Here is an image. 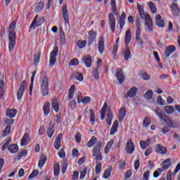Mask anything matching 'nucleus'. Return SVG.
Here are the masks:
<instances>
[{"mask_svg": "<svg viewBox=\"0 0 180 180\" xmlns=\"http://www.w3.org/2000/svg\"><path fill=\"white\" fill-rule=\"evenodd\" d=\"M82 61H83L86 68H91L92 67V57L89 55H85L82 57Z\"/></svg>", "mask_w": 180, "mask_h": 180, "instance_id": "obj_12", "label": "nucleus"}, {"mask_svg": "<svg viewBox=\"0 0 180 180\" xmlns=\"http://www.w3.org/2000/svg\"><path fill=\"white\" fill-rule=\"evenodd\" d=\"M89 36L87 37L89 42L87 44L88 47H91L96 41V32H94V30L89 31Z\"/></svg>", "mask_w": 180, "mask_h": 180, "instance_id": "obj_10", "label": "nucleus"}, {"mask_svg": "<svg viewBox=\"0 0 180 180\" xmlns=\"http://www.w3.org/2000/svg\"><path fill=\"white\" fill-rule=\"evenodd\" d=\"M62 15H63V20H65V23L69 25L70 15H68V9H67V5H63L62 6Z\"/></svg>", "mask_w": 180, "mask_h": 180, "instance_id": "obj_14", "label": "nucleus"}, {"mask_svg": "<svg viewBox=\"0 0 180 180\" xmlns=\"http://www.w3.org/2000/svg\"><path fill=\"white\" fill-rule=\"evenodd\" d=\"M149 178H150V170H147L146 172L143 173V179L148 180Z\"/></svg>", "mask_w": 180, "mask_h": 180, "instance_id": "obj_64", "label": "nucleus"}, {"mask_svg": "<svg viewBox=\"0 0 180 180\" xmlns=\"http://www.w3.org/2000/svg\"><path fill=\"white\" fill-rule=\"evenodd\" d=\"M16 22L13 21L8 28V51H13L15 46H16Z\"/></svg>", "mask_w": 180, "mask_h": 180, "instance_id": "obj_2", "label": "nucleus"}, {"mask_svg": "<svg viewBox=\"0 0 180 180\" xmlns=\"http://www.w3.org/2000/svg\"><path fill=\"white\" fill-rule=\"evenodd\" d=\"M44 8V3L43 1H39V3L35 4V11L39 13V12H41L43 8Z\"/></svg>", "mask_w": 180, "mask_h": 180, "instance_id": "obj_40", "label": "nucleus"}, {"mask_svg": "<svg viewBox=\"0 0 180 180\" xmlns=\"http://www.w3.org/2000/svg\"><path fill=\"white\" fill-rule=\"evenodd\" d=\"M17 113H18V110L11 109L7 110L6 116H8V117H10V119H13V117H16Z\"/></svg>", "mask_w": 180, "mask_h": 180, "instance_id": "obj_35", "label": "nucleus"}, {"mask_svg": "<svg viewBox=\"0 0 180 180\" xmlns=\"http://www.w3.org/2000/svg\"><path fill=\"white\" fill-rule=\"evenodd\" d=\"M139 143L141 149L146 150V148H147V147H148L150 144H151V139H147L145 141H141Z\"/></svg>", "mask_w": 180, "mask_h": 180, "instance_id": "obj_28", "label": "nucleus"}, {"mask_svg": "<svg viewBox=\"0 0 180 180\" xmlns=\"http://www.w3.org/2000/svg\"><path fill=\"white\" fill-rule=\"evenodd\" d=\"M79 65V60L77 58H73L70 62V65L71 67H75Z\"/></svg>", "mask_w": 180, "mask_h": 180, "instance_id": "obj_57", "label": "nucleus"}, {"mask_svg": "<svg viewBox=\"0 0 180 180\" xmlns=\"http://www.w3.org/2000/svg\"><path fill=\"white\" fill-rule=\"evenodd\" d=\"M108 109V103H105L101 111V119L103 120L106 115V110Z\"/></svg>", "mask_w": 180, "mask_h": 180, "instance_id": "obj_42", "label": "nucleus"}, {"mask_svg": "<svg viewBox=\"0 0 180 180\" xmlns=\"http://www.w3.org/2000/svg\"><path fill=\"white\" fill-rule=\"evenodd\" d=\"M76 45L78 47V49H82L86 46V40H78L76 43Z\"/></svg>", "mask_w": 180, "mask_h": 180, "instance_id": "obj_48", "label": "nucleus"}, {"mask_svg": "<svg viewBox=\"0 0 180 180\" xmlns=\"http://www.w3.org/2000/svg\"><path fill=\"white\" fill-rule=\"evenodd\" d=\"M148 6L149 7L150 11L155 15L157 13V7L155 6V4L151 1H149L148 3Z\"/></svg>", "mask_w": 180, "mask_h": 180, "instance_id": "obj_44", "label": "nucleus"}, {"mask_svg": "<svg viewBox=\"0 0 180 180\" xmlns=\"http://www.w3.org/2000/svg\"><path fill=\"white\" fill-rule=\"evenodd\" d=\"M117 129H119V122L117 120H115L112 124V127L110 129V134L111 136H113L116 131H117Z\"/></svg>", "mask_w": 180, "mask_h": 180, "instance_id": "obj_32", "label": "nucleus"}, {"mask_svg": "<svg viewBox=\"0 0 180 180\" xmlns=\"http://www.w3.org/2000/svg\"><path fill=\"white\" fill-rule=\"evenodd\" d=\"M151 124V118L146 117L143 122V125L144 127H148Z\"/></svg>", "mask_w": 180, "mask_h": 180, "instance_id": "obj_50", "label": "nucleus"}, {"mask_svg": "<svg viewBox=\"0 0 180 180\" xmlns=\"http://www.w3.org/2000/svg\"><path fill=\"white\" fill-rule=\"evenodd\" d=\"M162 120H163L165 123H167L169 127H174V122H172V120H171V118L168 117V116L165 115Z\"/></svg>", "mask_w": 180, "mask_h": 180, "instance_id": "obj_41", "label": "nucleus"}, {"mask_svg": "<svg viewBox=\"0 0 180 180\" xmlns=\"http://www.w3.org/2000/svg\"><path fill=\"white\" fill-rule=\"evenodd\" d=\"M171 165V158H168L163 161L162 168L165 171V169H168Z\"/></svg>", "mask_w": 180, "mask_h": 180, "instance_id": "obj_39", "label": "nucleus"}, {"mask_svg": "<svg viewBox=\"0 0 180 180\" xmlns=\"http://www.w3.org/2000/svg\"><path fill=\"white\" fill-rule=\"evenodd\" d=\"M91 101L92 99L91 98V97L85 96L82 100V103H83V105H88V103H91Z\"/></svg>", "mask_w": 180, "mask_h": 180, "instance_id": "obj_54", "label": "nucleus"}, {"mask_svg": "<svg viewBox=\"0 0 180 180\" xmlns=\"http://www.w3.org/2000/svg\"><path fill=\"white\" fill-rule=\"evenodd\" d=\"M11 129H12L11 126H7L2 133V137H6L7 136H9L11 134Z\"/></svg>", "mask_w": 180, "mask_h": 180, "instance_id": "obj_49", "label": "nucleus"}, {"mask_svg": "<svg viewBox=\"0 0 180 180\" xmlns=\"http://www.w3.org/2000/svg\"><path fill=\"white\" fill-rule=\"evenodd\" d=\"M99 141H98V139L95 136H92L90 140L87 142L86 146L87 147H89V148H91V147H94V146H95V144H98V142Z\"/></svg>", "mask_w": 180, "mask_h": 180, "instance_id": "obj_33", "label": "nucleus"}, {"mask_svg": "<svg viewBox=\"0 0 180 180\" xmlns=\"http://www.w3.org/2000/svg\"><path fill=\"white\" fill-rule=\"evenodd\" d=\"M40 89L42 96H47L49 95V77L44 76L40 78Z\"/></svg>", "mask_w": 180, "mask_h": 180, "instance_id": "obj_5", "label": "nucleus"}, {"mask_svg": "<svg viewBox=\"0 0 180 180\" xmlns=\"http://www.w3.org/2000/svg\"><path fill=\"white\" fill-rule=\"evenodd\" d=\"M61 139H63V134L60 133L58 134L53 143V147L56 150H60L61 148Z\"/></svg>", "mask_w": 180, "mask_h": 180, "instance_id": "obj_15", "label": "nucleus"}, {"mask_svg": "<svg viewBox=\"0 0 180 180\" xmlns=\"http://www.w3.org/2000/svg\"><path fill=\"white\" fill-rule=\"evenodd\" d=\"M155 21L156 23V26H158V27H164V26H165V22L164 21V20H162V18L160 14L156 15Z\"/></svg>", "mask_w": 180, "mask_h": 180, "instance_id": "obj_17", "label": "nucleus"}, {"mask_svg": "<svg viewBox=\"0 0 180 180\" xmlns=\"http://www.w3.org/2000/svg\"><path fill=\"white\" fill-rule=\"evenodd\" d=\"M175 50H176V48L175 47V46L174 45H169L167 47H166V49L164 51V55L165 57H169V56L171 54H172V53L175 52Z\"/></svg>", "mask_w": 180, "mask_h": 180, "instance_id": "obj_16", "label": "nucleus"}, {"mask_svg": "<svg viewBox=\"0 0 180 180\" xmlns=\"http://www.w3.org/2000/svg\"><path fill=\"white\" fill-rule=\"evenodd\" d=\"M111 5V11L115 15V16H117V7H116V0H110Z\"/></svg>", "mask_w": 180, "mask_h": 180, "instance_id": "obj_38", "label": "nucleus"}, {"mask_svg": "<svg viewBox=\"0 0 180 180\" xmlns=\"http://www.w3.org/2000/svg\"><path fill=\"white\" fill-rule=\"evenodd\" d=\"M138 89L136 87L131 88L127 94L124 95V98H134L137 95Z\"/></svg>", "mask_w": 180, "mask_h": 180, "instance_id": "obj_18", "label": "nucleus"}, {"mask_svg": "<svg viewBox=\"0 0 180 180\" xmlns=\"http://www.w3.org/2000/svg\"><path fill=\"white\" fill-rule=\"evenodd\" d=\"M137 9L139 12V15L142 20H144L145 19V23L148 27V30L149 32H153V30H154L153 25V20L151 19V16L150 15V14H146L143 6L139 4H137Z\"/></svg>", "mask_w": 180, "mask_h": 180, "instance_id": "obj_4", "label": "nucleus"}, {"mask_svg": "<svg viewBox=\"0 0 180 180\" xmlns=\"http://www.w3.org/2000/svg\"><path fill=\"white\" fill-rule=\"evenodd\" d=\"M137 24V29L136 31V41H139L141 43V44H143V41L141 40V39H140V36H141V28L140 27V18H137L136 20Z\"/></svg>", "mask_w": 180, "mask_h": 180, "instance_id": "obj_13", "label": "nucleus"}, {"mask_svg": "<svg viewBox=\"0 0 180 180\" xmlns=\"http://www.w3.org/2000/svg\"><path fill=\"white\" fill-rule=\"evenodd\" d=\"M117 43H119V38L116 41V45L112 48V54L116 56H117Z\"/></svg>", "mask_w": 180, "mask_h": 180, "instance_id": "obj_61", "label": "nucleus"}, {"mask_svg": "<svg viewBox=\"0 0 180 180\" xmlns=\"http://www.w3.org/2000/svg\"><path fill=\"white\" fill-rule=\"evenodd\" d=\"M112 171H113V167H112V166H108V167L104 171L103 174V178L104 179H109V178H110Z\"/></svg>", "mask_w": 180, "mask_h": 180, "instance_id": "obj_25", "label": "nucleus"}, {"mask_svg": "<svg viewBox=\"0 0 180 180\" xmlns=\"http://www.w3.org/2000/svg\"><path fill=\"white\" fill-rule=\"evenodd\" d=\"M118 165L120 169H124L126 168V161L123 159L119 160Z\"/></svg>", "mask_w": 180, "mask_h": 180, "instance_id": "obj_53", "label": "nucleus"}, {"mask_svg": "<svg viewBox=\"0 0 180 180\" xmlns=\"http://www.w3.org/2000/svg\"><path fill=\"white\" fill-rule=\"evenodd\" d=\"M76 143H81V133L77 132L75 136Z\"/></svg>", "mask_w": 180, "mask_h": 180, "instance_id": "obj_63", "label": "nucleus"}, {"mask_svg": "<svg viewBox=\"0 0 180 180\" xmlns=\"http://www.w3.org/2000/svg\"><path fill=\"white\" fill-rule=\"evenodd\" d=\"M170 7L173 12H180L179 7H178V4H176V3H172Z\"/></svg>", "mask_w": 180, "mask_h": 180, "instance_id": "obj_55", "label": "nucleus"}, {"mask_svg": "<svg viewBox=\"0 0 180 180\" xmlns=\"http://www.w3.org/2000/svg\"><path fill=\"white\" fill-rule=\"evenodd\" d=\"M154 112H155V115H157V116H158V117L160 120H162L164 119V117L167 115H165V113H164V111H162V110H161L158 107H157L155 108Z\"/></svg>", "mask_w": 180, "mask_h": 180, "instance_id": "obj_29", "label": "nucleus"}, {"mask_svg": "<svg viewBox=\"0 0 180 180\" xmlns=\"http://www.w3.org/2000/svg\"><path fill=\"white\" fill-rule=\"evenodd\" d=\"M40 56H41L40 52H38V53H37L34 55V63H35V64H39V63H40Z\"/></svg>", "mask_w": 180, "mask_h": 180, "instance_id": "obj_59", "label": "nucleus"}, {"mask_svg": "<svg viewBox=\"0 0 180 180\" xmlns=\"http://www.w3.org/2000/svg\"><path fill=\"white\" fill-rule=\"evenodd\" d=\"M140 77L143 81H150V79H151L150 75H148L147 72H143V73H141Z\"/></svg>", "mask_w": 180, "mask_h": 180, "instance_id": "obj_51", "label": "nucleus"}, {"mask_svg": "<svg viewBox=\"0 0 180 180\" xmlns=\"http://www.w3.org/2000/svg\"><path fill=\"white\" fill-rule=\"evenodd\" d=\"M58 54V47L55 46L54 49L50 53V58H49L50 67H54Z\"/></svg>", "mask_w": 180, "mask_h": 180, "instance_id": "obj_9", "label": "nucleus"}, {"mask_svg": "<svg viewBox=\"0 0 180 180\" xmlns=\"http://www.w3.org/2000/svg\"><path fill=\"white\" fill-rule=\"evenodd\" d=\"M56 130V127L53 124L49 125L48 129L46 130V134L49 139H51L54 135V131Z\"/></svg>", "mask_w": 180, "mask_h": 180, "instance_id": "obj_24", "label": "nucleus"}, {"mask_svg": "<svg viewBox=\"0 0 180 180\" xmlns=\"http://www.w3.org/2000/svg\"><path fill=\"white\" fill-rule=\"evenodd\" d=\"M27 88V82L26 80L22 81L20 84V88L17 92V99L18 101H21L23 94H25V91H26Z\"/></svg>", "mask_w": 180, "mask_h": 180, "instance_id": "obj_7", "label": "nucleus"}, {"mask_svg": "<svg viewBox=\"0 0 180 180\" xmlns=\"http://www.w3.org/2000/svg\"><path fill=\"white\" fill-rule=\"evenodd\" d=\"M126 112H127L126 107H122L119 110L118 120L120 123H122L124 117H126Z\"/></svg>", "mask_w": 180, "mask_h": 180, "instance_id": "obj_19", "label": "nucleus"}, {"mask_svg": "<svg viewBox=\"0 0 180 180\" xmlns=\"http://www.w3.org/2000/svg\"><path fill=\"white\" fill-rule=\"evenodd\" d=\"M46 162H47V156L46 155L41 156L38 162L39 168H43V167H44V165L46 164Z\"/></svg>", "mask_w": 180, "mask_h": 180, "instance_id": "obj_36", "label": "nucleus"}, {"mask_svg": "<svg viewBox=\"0 0 180 180\" xmlns=\"http://www.w3.org/2000/svg\"><path fill=\"white\" fill-rule=\"evenodd\" d=\"M102 150V141H98L96 146L92 149V156L95 157L96 160V168H95V173L96 175L101 174L102 171V160L103 158L102 157V153L101 151Z\"/></svg>", "mask_w": 180, "mask_h": 180, "instance_id": "obj_1", "label": "nucleus"}, {"mask_svg": "<svg viewBox=\"0 0 180 180\" xmlns=\"http://www.w3.org/2000/svg\"><path fill=\"white\" fill-rule=\"evenodd\" d=\"M76 79V81H79L80 82H82L84 81V75H82V73H79L78 72H75V73L72 74L70 77V79Z\"/></svg>", "mask_w": 180, "mask_h": 180, "instance_id": "obj_22", "label": "nucleus"}, {"mask_svg": "<svg viewBox=\"0 0 180 180\" xmlns=\"http://www.w3.org/2000/svg\"><path fill=\"white\" fill-rule=\"evenodd\" d=\"M27 155V150H22L19 154H18V160L22 159V157H26Z\"/></svg>", "mask_w": 180, "mask_h": 180, "instance_id": "obj_60", "label": "nucleus"}, {"mask_svg": "<svg viewBox=\"0 0 180 180\" xmlns=\"http://www.w3.org/2000/svg\"><path fill=\"white\" fill-rule=\"evenodd\" d=\"M75 94V85H72L69 89L68 99H72Z\"/></svg>", "mask_w": 180, "mask_h": 180, "instance_id": "obj_45", "label": "nucleus"}, {"mask_svg": "<svg viewBox=\"0 0 180 180\" xmlns=\"http://www.w3.org/2000/svg\"><path fill=\"white\" fill-rule=\"evenodd\" d=\"M98 52L100 54H103V52L105 51V40L103 39V37H101L99 39L98 43Z\"/></svg>", "mask_w": 180, "mask_h": 180, "instance_id": "obj_26", "label": "nucleus"}, {"mask_svg": "<svg viewBox=\"0 0 180 180\" xmlns=\"http://www.w3.org/2000/svg\"><path fill=\"white\" fill-rule=\"evenodd\" d=\"M165 112H166V113L167 115H172V113H174V112H175V109L174 108V107L171 106V105H166L164 108Z\"/></svg>", "mask_w": 180, "mask_h": 180, "instance_id": "obj_46", "label": "nucleus"}, {"mask_svg": "<svg viewBox=\"0 0 180 180\" xmlns=\"http://www.w3.org/2000/svg\"><path fill=\"white\" fill-rule=\"evenodd\" d=\"M119 25L120 30H123V27L126 25V13L124 12H122L120 17Z\"/></svg>", "mask_w": 180, "mask_h": 180, "instance_id": "obj_23", "label": "nucleus"}, {"mask_svg": "<svg viewBox=\"0 0 180 180\" xmlns=\"http://www.w3.org/2000/svg\"><path fill=\"white\" fill-rule=\"evenodd\" d=\"M39 175V170L34 169L32 172L29 175L28 179H33V178H36Z\"/></svg>", "mask_w": 180, "mask_h": 180, "instance_id": "obj_56", "label": "nucleus"}, {"mask_svg": "<svg viewBox=\"0 0 180 180\" xmlns=\"http://www.w3.org/2000/svg\"><path fill=\"white\" fill-rule=\"evenodd\" d=\"M5 94V83L4 80L0 81V100L4 98V94Z\"/></svg>", "mask_w": 180, "mask_h": 180, "instance_id": "obj_43", "label": "nucleus"}, {"mask_svg": "<svg viewBox=\"0 0 180 180\" xmlns=\"http://www.w3.org/2000/svg\"><path fill=\"white\" fill-rule=\"evenodd\" d=\"M29 140H30V135H29L27 133H25L20 141V146L22 147L26 146L27 143H29Z\"/></svg>", "mask_w": 180, "mask_h": 180, "instance_id": "obj_27", "label": "nucleus"}, {"mask_svg": "<svg viewBox=\"0 0 180 180\" xmlns=\"http://www.w3.org/2000/svg\"><path fill=\"white\" fill-rule=\"evenodd\" d=\"M112 120H113V112L112 110H108L106 119V123L108 126H112Z\"/></svg>", "mask_w": 180, "mask_h": 180, "instance_id": "obj_37", "label": "nucleus"}, {"mask_svg": "<svg viewBox=\"0 0 180 180\" xmlns=\"http://www.w3.org/2000/svg\"><path fill=\"white\" fill-rule=\"evenodd\" d=\"M52 108L56 113L60 112V103L58 99H53L52 102Z\"/></svg>", "mask_w": 180, "mask_h": 180, "instance_id": "obj_31", "label": "nucleus"}, {"mask_svg": "<svg viewBox=\"0 0 180 180\" xmlns=\"http://www.w3.org/2000/svg\"><path fill=\"white\" fill-rule=\"evenodd\" d=\"M130 41H131V30L128 29L125 32L124 36V49L122 51L124 58L125 61L129 60V58H131V53L130 52V49L129 48V44H130Z\"/></svg>", "mask_w": 180, "mask_h": 180, "instance_id": "obj_3", "label": "nucleus"}, {"mask_svg": "<svg viewBox=\"0 0 180 180\" xmlns=\"http://www.w3.org/2000/svg\"><path fill=\"white\" fill-rule=\"evenodd\" d=\"M108 25L111 31L115 32L116 30V18L112 13L108 14Z\"/></svg>", "mask_w": 180, "mask_h": 180, "instance_id": "obj_11", "label": "nucleus"}, {"mask_svg": "<svg viewBox=\"0 0 180 180\" xmlns=\"http://www.w3.org/2000/svg\"><path fill=\"white\" fill-rule=\"evenodd\" d=\"M116 77L120 84H123V82H124V75H123V70L121 69H117L116 72Z\"/></svg>", "mask_w": 180, "mask_h": 180, "instance_id": "obj_20", "label": "nucleus"}, {"mask_svg": "<svg viewBox=\"0 0 180 180\" xmlns=\"http://www.w3.org/2000/svg\"><path fill=\"white\" fill-rule=\"evenodd\" d=\"M53 173L55 176H58L60 175V165L56 162L53 165Z\"/></svg>", "mask_w": 180, "mask_h": 180, "instance_id": "obj_47", "label": "nucleus"}, {"mask_svg": "<svg viewBox=\"0 0 180 180\" xmlns=\"http://www.w3.org/2000/svg\"><path fill=\"white\" fill-rule=\"evenodd\" d=\"M8 150L11 153V154H15L19 151V146H18V144H11L8 147Z\"/></svg>", "mask_w": 180, "mask_h": 180, "instance_id": "obj_34", "label": "nucleus"}, {"mask_svg": "<svg viewBox=\"0 0 180 180\" xmlns=\"http://www.w3.org/2000/svg\"><path fill=\"white\" fill-rule=\"evenodd\" d=\"M124 150L127 154H129V155L136 151V146H134V143L131 139L127 140Z\"/></svg>", "mask_w": 180, "mask_h": 180, "instance_id": "obj_8", "label": "nucleus"}, {"mask_svg": "<svg viewBox=\"0 0 180 180\" xmlns=\"http://www.w3.org/2000/svg\"><path fill=\"white\" fill-rule=\"evenodd\" d=\"M146 99H148V101H150L153 98V90L149 89L146 91V93L144 95Z\"/></svg>", "mask_w": 180, "mask_h": 180, "instance_id": "obj_52", "label": "nucleus"}, {"mask_svg": "<svg viewBox=\"0 0 180 180\" xmlns=\"http://www.w3.org/2000/svg\"><path fill=\"white\" fill-rule=\"evenodd\" d=\"M45 20H46V18H44V17H41L39 18V15H35L32 22L30 26V29H36V27H39V26H41V25L44 23Z\"/></svg>", "mask_w": 180, "mask_h": 180, "instance_id": "obj_6", "label": "nucleus"}, {"mask_svg": "<svg viewBox=\"0 0 180 180\" xmlns=\"http://www.w3.org/2000/svg\"><path fill=\"white\" fill-rule=\"evenodd\" d=\"M155 149H156L157 153L162 154V155L167 154V153L168 151V149L167 148V147H165L161 144H157Z\"/></svg>", "mask_w": 180, "mask_h": 180, "instance_id": "obj_21", "label": "nucleus"}, {"mask_svg": "<svg viewBox=\"0 0 180 180\" xmlns=\"http://www.w3.org/2000/svg\"><path fill=\"white\" fill-rule=\"evenodd\" d=\"M157 103L160 105V106H164V105H165V103H164V99H162V97H161V96H158Z\"/></svg>", "mask_w": 180, "mask_h": 180, "instance_id": "obj_62", "label": "nucleus"}, {"mask_svg": "<svg viewBox=\"0 0 180 180\" xmlns=\"http://www.w3.org/2000/svg\"><path fill=\"white\" fill-rule=\"evenodd\" d=\"M43 110L44 116H49L50 114V102L46 101L43 105Z\"/></svg>", "mask_w": 180, "mask_h": 180, "instance_id": "obj_30", "label": "nucleus"}, {"mask_svg": "<svg viewBox=\"0 0 180 180\" xmlns=\"http://www.w3.org/2000/svg\"><path fill=\"white\" fill-rule=\"evenodd\" d=\"M93 77L95 79H99V69L94 68Z\"/></svg>", "mask_w": 180, "mask_h": 180, "instance_id": "obj_58", "label": "nucleus"}]
</instances>
